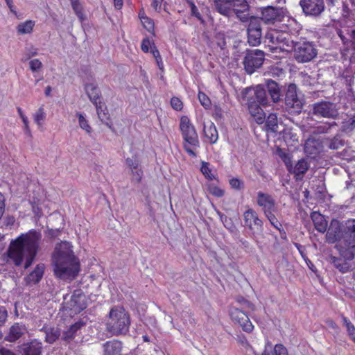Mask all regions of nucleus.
<instances>
[{
    "label": "nucleus",
    "mask_w": 355,
    "mask_h": 355,
    "mask_svg": "<svg viewBox=\"0 0 355 355\" xmlns=\"http://www.w3.org/2000/svg\"><path fill=\"white\" fill-rule=\"evenodd\" d=\"M41 238V234L36 231L21 234L10 242L7 250L8 257L17 266H21L25 259L24 268L27 269L35 259Z\"/></svg>",
    "instance_id": "obj_1"
},
{
    "label": "nucleus",
    "mask_w": 355,
    "mask_h": 355,
    "mask_svg": "<svg viewBox=\"0 0 355 355\" xmlns=\"http://www.w3.org/2000/svg\"><path fill=\"white\" fill-rule=\"evenodd\" d=\"M55 275L64 280L73 279L80 270V263L69 242H61L55 246L53 254Z\"/></svg>",
    "instance_id": "obj_2"
},
{
    "label": "nucleus",
    "mask_w": 355,
    "mask_h": 355,
    "mask_svg": "<svg viewBox=\"0 0 355 355\" xmlns=\"http://www.w3.org/2000/svg\"><path fill=\"white\" fill-rule=\"evenodd\" d=\"M130 318L129 313L121 306H114L110 311L105 322V330L112 336L126 335L129 331Z\"/></svg>",
    "instance_id": "obj_3"
},
{
    "label": "nucleus",
    "mask_w": 355,
    "mask_h": 355,
    "mask_svg": "<svg viewBox=\"0 0 355 355\" xmlns=\"http://www.w3.org/2000/svg\"><path fill=\"white\" fill-rule=\"evenodd\" d=\"M264 42L268 44L272 51L279 50L289 52L294 46L291 35L288 32L277 30L268 31L265 35Z\"/></svg>",
    "instance_id": "obj_4"
},
{
    "label": "nucleus",
    "mask_w": 355,
    "mask_h": 355,
    "mask_svg": "<svg viewBox=\"0 0 355 355\" xmlns=\"http://www.w3.org/2000/svg\"><path fill=\"white\" fill-rule=\"evenodd\" d=\"M180 129L184 139V148L192 157H196V150L199 146L198 134L189 119L184 116L180 119Z\"/></svg>",
    "instance_id": "obj_5"
},
{
    "label": "nucleus",
    "mask_w": 355,
    "mask_h": 355,
    "mask_svg": "<svg viewBox=\"0 0 355 355\" xmlns=\"http://www.w3.org/2000/svg\"><path fill=\"white\" fill-rule=\"evenodd\" d=\"M338 250L343 258L352 260L355 250V220L348 221L345 229L339 239Z\"/></svg>",
    "instance_id": "obj_6"
},
{
    "label": "nucleus",
    "mask_w": 355,
    "mask_h": 355,
    "mask_svg": "<svg viewBox=\"0 0 355 355\" xmlns=\"http://www.w3.org/2000/svg\"><path fill=\"white\" fill-rule=\"evenodd\" d=\"M304 101L298 96L297 86L290 84L287 88L284 98V110L294 115L300 114L303 109Z\"/></svg>",
    "instance_id": "obj_7"
},
{
    "label": "nucleus",
    "mask_w": 355,
    "mask_h": 355,
    "mask_svg": "<svg viewBox=\"0 0 355 355\" xmlns=\"http://www.w3.org/2000/svg\"><path fill=\"white\" fill-rule=\"evenodd\" d=\"M294 58L298 62H307L317 55L315 45L310 42L300 41L294 42Z\"/></svg>",
    "instance_id": "obj_8"
},
{
    "label": "nucleus",
    "mask_w": 355,
    "mask_h": 355,
    "mask_svg": "<svg viewBox=\"0 0 355 355\" xmlns=\"http://www.w3.org/2000/svg\"><path fill=\"white\" fill-rule=\"evenodd\" d=\"M264 52L259 49L248 50L243 60L244 68L248 74L259 69L264 61Z\"/></svg>",
    "instance_id": "obj_9"
},
{
    "label": "nucleus",
    "mask_w": 355,
    "mask_h": 355,
    "mask_svg": "<svg viewBox=\"0 0 355 355\" xmlns=\"http://www.w3.org/2000/svg\"><path fill=\"white\" fill-rule=\"evenodd\" d=\"M312 107L311 114L317 117L335 119L338 115L336 105L329 101H320Z\"/></svg>",
    "instance_id": "obj_10"
},
{
    "label": "nucleus",
    "mask_w": 355,
    "mask_h": 355,
    "mask_svg": "<svg viewBox=\"0 0 355 355\" xmlns=\"http://www.w3.org/2000/svg\"><path fill=\"white\" fill-rule=\"evenodd\" d=\"M248 21V42L252 46H258L262 37L261 19L257 17L251 16Z\"/></svg>",
    "instance_id": "obj_11"
},
{
    "label": "nucleus",
    "mask_w": 355,
    "mask_h": 355,
    "mask_svg": "<svg viewBox=\"0 0 355 355\" xmlns=\"http://www.w3.org/2000/svg\"><path fill=\"white\" fill-rule=\"evenodd\" d=\"M85 298L80 291H75L69 300H67V295L64 296V308L71 311L74 314L78 313L87 306Z\"/></svg>",
    "instance_id": "obj_12"
},
{
    "label": "nucleus",
    "mask_w": 355,
    "mask_h": 355,
    "mask_svg": "<svg viewBox=\"0 0 355 355\" xmlns=\"http://www.w3.org/2000/svg\"><path fill=\"white\" fill-rule=\"evenodd\" d=\"M230 315L234 324L241 327L244 331L247 333L252 331L254 326L244 311L236 307H232L230 310Z\"/></svg>",
    "instance_id": "obj_13"
},
{
    "label": "nucleus",
    "mask_w": 355,
    "mask_h": 355,
    "mask_svg": "<svg viewBox=\"0 0 355 355\" xmlns=\"http://www.w3.org/2000/svg\"><path fill=\"white\" fill-rule=\"evenodd\" d=\"M300 5L306 16L318 17L324 11V0H300Z\"/></svg>",
    "instance_id": "obj_14"
},
{
    "label": "nucleus",
    "mask_w": 355,
    "mask_h": 355,
    "mask_svg": "<svg viewBox=\"0 0 355 355\" xmlns=\"http://www.w3.org/2000/svg\"><path fill=\"white\" fill-rule=\"evenodd\" d=\"M245 226L248 227L254 236L263 233V223L258 217L257 212L249 209L243 214Z\"/></svg>",
    "instance_id": "obj_15"
},
{
    "label": "nucleus",
    "mask_w": 355,
    "mask_h": 355,
    "mask_svg": "<svg viewBox=\"0 0 355 355\" xmlns=\"http://www.w3.org/2000/svg\"><path fill=\"white\" fill-rule=\"evenodd\" d=\"M261 17H259L261 21L268 25H277L280 17L282 8L275 6H266L261 8Z\"/></svg>",
    "instance_id": "obj_16"
},
{
    "label": "nucleus",
    "mask_w": 355,
    "mask_h": 355,
    "mask_svg": "<svg viewBox=\"0 0 355 355\" xmlns=\"http://www.w3.org/2000/svg\"><path fill=\"white\" fill-rule=\"evenodd\" d=\"M232 14L242 22H247L250 16V6L247 0H232Z\"/></svg>",
    "instance_id": "obj_17"
},
{
    "label": "nucleus",
    "mask_w": 355,
    "mask_h": 355,
    "mask_svg": "<svg viewBox=\"0 0 355 355\" xmlns=\"http://www.w3.org/2000/svg\"><path fill=\"white\" fill-rule=\"evenodd\" d=\"M42 349V343L37 340H33L19 347V352L22 355H41Z\"/></svg>",
    "instance_id": "obj_18"
},
{
    "label": "nucleus",
    "mask_w": 355,
    "mask_h": 355,
    "mask_svg": "<svg viewBox=\"0 0 355 355\" xmlns=\"http://www.w3.org/2000/svg\"><path fill=\"white\" fill-rule=\"evenodd\" d=\"M326 240L329 243H334L340 239L341 227L338 220H332L327 228Z\"/></svg>",
    "instance_id": "obj_19"
},
{
    "label": "nucleus",
    "mask_w": 355,
    "mask_h": 355,
    "mask_svg": "<svg viewBox=\"0 0 355 355\" xmlns=\"http://www.w3.org/2000/svg\"><path fill=\"white\" fill-rule=\"evenodd\" d=\"M257 204L263 207L264 214L268 211H275V201L270 195L259 192L257 195Z\"/></svg>",
    "instance_id": "obj_20"
},
{
    "label": "nucleus",
    "mask_w": 355,
    "mask_h": 355,
    "mask_svg": "<svg viewBox=\"0 0 355 355\" xmlns=\"http://www.w3.org/2000/svg\"><path fill=\"white\" fill-rule=\"evenodd\" d=\"M266 87L272 103H277L282 100V92L279 84L271 80H266Z\"/></svg>",
    "instance_id": "obj_21"
},
{
    "label": "nucleus",
    "mask_w": 355,
    "mask_h": 355,
    "mask_svg": "<svg viewBox=\"0 0 355 355\" xmlns=\"http://www.w3.org/2000/svg\"><path fill=\"white\" fill-rule=\"evenodd\" d=\"M44 272V265L43 263L37 264L35 269L24 278L26 285H33L38 283L42 278Z\"/></svg>",
    "instance_id": "obj_22"
},
{
    "label": "nucleus",
    "mask_w": 355,
    "mask_h": 355,
    "mask_svg": "<svg viewBox=\"0 0 355 355\" xmlns=\"http://www.w3.org/2000/svg\"><path fill=\"white\" fill-rule=\"evenodd\" d=\"M215 9L220 15L230 17L232 15V0H213Z\"/></svg>",
    "instance_id": "obj_23"
},
{
    "label": "nucleus",
    "mask_w": 355,
    "mask_h": 355,
    "mask_svg": "<svg viewBox=\"0 0 355 355\" xmlns=\"http://www.w3.org/2000/svg\"><path fill=\"white\" fill-rule=\"evenodd\" d=\"M248 110L251 116H253L258 124H262L266 119V114L259 105L254 101L248 103Z\"/></svg>",
    "instance_id": "obj_24"
},
{
    "label": "nucleus",
    "mask_w": 355,
    "mask_h": 355,
    "mask_svg": "<svg viewBox=\"0 0 355 355\" xmlns=\"http://www.w3.org/2000/svg\"><path fill=\"white\" fill-rule=\"evenodd\" d=\"M103 348L104 355H121L122 343L117 340L107 341Z\"/></svg>",
    "instance_id": "obj_25"
},
{
    "label": "nucleus",
    "mask_w": 355,
    "mask_h": 355,
    "mask_svg": "<svg viewBox=\"0 0 355 355\" xmlns=\"http://www.w3.org/2000/svg\"><path fill=\"white\" fill-rule=\"evenodd\" d=\"M254 94L257 100L256 103L263 107L270 105V101L268 98L266 90L263 86L261 85H257L254 89Z\"/></svg>",
    "instance_id": "obj_26"
},
{
    "label": "nucleus",
    "mask_w": 355,
    "mask_h": 355,
    "mask_svg": "<svg viewBox=\"0 0 355 355\" xmlns=\"http://www.w3.org/2000/svg\"><path fill=\"white\" fill-rule=\"evenodd\" d=\"M25 331L24 325L15 323L10 328L9 333L6 336L5 340L8 342H15L24 334Z\"/></svg>",
    "instance_id": "obj_27"
},
{
    "label": "nucleus",
    "mask_w": 355,
    "mask_h": 355,
    "mask_svg": "<svg viewBox=\"0 0 355 355\" xmlns=\"http://www.w3.org/2000/svg\"><path fill=\"white\" fill-rule=\"evenodd\" d=\"M295 24L296 20L287 15L286 11L283 10L277 22V24H279L280 31L288 32Z\"/></svg>",
    "instance_id": "obj_28"
},
{
    "label": "nucleus",
    "mask_w": 355,
    "mask_h": 355,
    "mask_svg": "<svg viewBox=\"0 0 355 355\" xmlns=\"http://www.w3.org/2000/svg\"><path fill=\"white\" fill-rule=\"evenodd\" d=\"M41 331L45 334V341L50 344L55 342L60 336V330L56 327L44 326Z\"/></svg>",
    "instance_id": "obj_29"
},
{
    "label": "nucleus",
    "mask_w": 355,
    "mask_h": 355,
    "mask_svg": "<svg viewBox=\"0 0 355 355\" xmlns=\"http://www.w3.org/2000/svg\"><path fill=\"white\" fill-rule=\"evenodd\" d=\"M311 218L313 222L315 228L320 232L324 233L327 228V221L324 217L318 212L314 211L311 214Z\"/></svg>",
    "instance_id": "obj_30"
},
{
    "label": "nucleus",
    "mask_w": 355,
    "mask_h": 355,
    "mask_svg": "<svg viewBox=\"0 0 355 355\" xmlns=\"http://www.w3.org/2000/svg\"><path fill=\"white\" fill-rule=\"evenodd\" d=\"M344 258H338L334 256L329 257V261L334 266L342 273H346L350 270V263Z\"/></svg>",
    "instance_id": "obj_31"
},
{
    "label": "nucleus",
    "mask_w": 355,
    "mask_h": 355,
    "mask_svg": "<svg viewBox=\"0 0 355 355\" xmlns=\"http://www.w3.org/2000/svg\"><path fill=\"white\" fill-rule=\"evenodd\" d=\"M321 148V143L314 138H309L304 144V150L307 154L316 155Z\"/></svg>",
    "instance_id": "obj_32"
},
{
    "label": "nucleus",
    "mask_w": 355,
    "mask_h": 355,
    "mask_svg": "<svg viewBox=\"0 0 355 355\" xmlns=\"http://www.w3.org/2000/svg\"><path fill=\"white\" fill-rule=\"evenodd\" d=\"M84 325L85 323L83 322H78L70 326V327L63 333L62 337V340L67 343L71 341L74 338L76 332Z\"/></svg>",
    "instance_id": "obj_33"
},
{
    "label": "nucleus",
    "mask_w": 355,
    "mask_h": 355,
    "mask_svg": "<svg viewBox=\"0 0 355 355\" xmlns=\"http://www.w3.org/2000/svg\"><path fill=\"white\" fill-rule=\"evenodd\" d=\"M85 89L90 101L96 105L98 103L97 100L100 97V91L96 85L93 83L87 84Z\"/></svg>",
    "instance_id": "obj_34"
},
{
    "label": "nucleus",
    "mask_w": 355,
    "mask_h": 355,
    "mask_svg": "<svg viewBox=\"0 0 355 355\" xmlns=\"http://www.w3.org/2000/svg\"><path fill=\"white\" fill-rule=\"evenodd\" d=\"M204 133L207 138L209 139L210 143L214 144L218 139V132L213 123L208 126L204 127Z\"/></svg>",
    "instance_id": "obj_35"
},
{
    "label": "nucleus",
    "mask_w": 355,
    "mask_h": 355,
    "mask_svg": "<svg viewBox=\"0 0 355 355\" xmlns=\"http://www.w3.org/2000/svg\"><path fill=\"white\" fill-rule=\"evenodd\" d=\"M266 126L268 130L272 132H277L278 128L277 116L275 113L268 115L266 120Z\"/></svg>",
    "instance_id": "obj_36"
},
{
    "label": "nucleus",
    "mask_w": 355,
    "mask_h": 355,
    "mask_svg": "<svg viewBox=\"0 0 355 355\" xmlns=\"http://www.w3.org/2000/svg\"><path fill=\"white\" fill-rule=\"evenodd\" d=\"M309 166L307 162L302 159L299 160L293 168V173L296 176H302L307 171Z\"/></svg>",
    "instance_id": "obj_37"
},
{
    "label": "nucleus",
    "mask_w": 355,
    "mask_h": 355,
    "mask_svg": "<svg viewBox=\"0 0 355 355\" xmlns=\"http://www.w3.org/2000/svg\"><path fill=\"white\" fill-rule=\"evenodd\" d=\"M34 26V22L32 21H26L24 23L19 24L17 26V30L19 34H27L32 32Z\"/></svg>",
    "instance_id": "obj_38"
},
{
    "label": "nucleus",
    "mask_w": 355,
    "mask_h": 355,
    "mask_svg": "<svg viewBox=\"0 0 355 355\" xmlns=\"http://www.w3.org/2000/svg\"><path fill=\"white\" fill-rule=\"evenodd\" d=\"M345 142L340 137L336 136L329 141L328 147L332 150H338L344 146Z\"/></svg>",
    "instance_id": "obj_39"
},
{
    "label": "nucleus",
    "mask_w": 355,
    "mask_h": 355,
    "mask_svg": "<svg viewBox=\"0 0 355 355\" xmlns=\"http://www.w3.org/2000/svg\"><path fill=\"white\" fill-rule=\"evenodd\" d=\"M337 34L339 36V37L341 39L343 44L346 46L344 50H343V52L342 53L343 54V57H346L347 55V51H349V38H347L344 33L343 31L342 30H338L337 31Z\"/></svg>",
    "instance_id": "obj_40"
},
{
    "label": "nucleus",
    "mask_w": 355,
    "mask_h": 355,
    "mask_svg": "<svg viewBox=\"0 0 355 355\" xmlns=\"http://www.w3.org/2000/svg\"><path fill=\"white\" fill-rule=\"evenodd\" d=\"M77 116L78 117V122L80 127L85 130L87 132L89 133L92 132V128L88 124L87 121L85 119V118L83 116L82 114L78 112L76 114Z\"/></svg>",
    "instance_id": "obj_41"
},
{
    "label": "nucleus",
    "mask_w": 355,
    "mask_h": 355,
    "mask_svg": "<svg viewBox=\"0 0 355 355\" xmlns=\"http://www.w3.org/2000/svg\"><path fill=\"white\" fill-rule=\"evenodd\" d=\"M200 171L202 173L210 180L215 179L214 175L211 173V171L209 167V164L205 162H202Z\"/></svg>",
    "instance_id": "obj_42"
},
{
    "label": "nucleus",
    "mask_w": 355,
    "mask_h": 355,
    "mask_svg": "<svg viewBox=\"0 0 355 355\" xmlns=\"http://www.w3.org/2000/svg\"><path fill=\"white\" fill-rule=\"evenodd\" d=\"M96 105V112L99 119L104 123L107 124V120L109 119V114L105 112V110L102 108L101 105Z\"/></svg>",
    "instance_id": "obj_43"
},
{
    "label": "nucleus",
    "mask_w": 355,
    "mask_h": 355,
    "mask_svg": "<svg viewBox=\"0 0 355 355\" xmlns=\"http://www.w3.org/2000/svg\"><path fill=\"white\" fill-rule=\"evenodd\" d=\"M208 191L211 194L218 198L222 197L224 195V191L214 184H208Z\"/></svg>",
    "instance_id": "obj_44"
},
{
    "label": "nucleus",
    "mask_w": 355,
    "mask_h": 355,
    "mask_svg": "<svg viewBox=\"0 0 355 355\" xmlns=\"http://www.w3.org/2000/svg\"><path fill=\"white\" fill-rule=\"evenodd\" d=\"M45 119V112L43 106L40 107L34 115V121L39 125H42L41 121Z\"/></svg>",
    "instance_id": "obj_45"
},
{
    "label": "nucleus",
    "mask_w": 355,
    "mask_h": 355,
    "mask_svg": "<svg viewBox=\"0 0 355 355\" xmlns=\"http://www.w3.org/2000/svg\"><path fill=\"white\" fill-rule=\"evenodd\" d=\"M273 211H268L265 214L266 216L271 223V225L277 230H280L282 225L279 223L276 216L273 214Z\"/></svg>",
    "instance_id": "obj_46"
},
{
    "label": "nucleus",
    "mask_w": 355,
    "mask_h": 355,
    "mask_svg": "<svg viewBox=\"0 0 355 355\" xmlns=\"http://www.w3.org/2000/svg\"><path fill=\"white\" fill-rule=\"evenodd\" d=\"M198 99L201 105L206 109L209 108L211 105V101L208 96L203 92H199Z\"/></svg>",
    "instance_id": "obj_47"
},
{
    "label": "nucleus",
    "mask_w": 355,
    "mask_h": 355,
    "mask_svg": "<svg viewBox=\"0 0 355 355\" xmlns=\"http://www.w3.org/2000/svg\"><path fill=\"white\" fill-rule=\"evenodd\" d=\"M189 6L191 7V15L193 16L196 17L202 24H205V21L202 19L200 13L198 12V10L197 7L191 1H189Z\"/></svg>",
    "instance_id": "obj_48"
},
{
    "label": "nucleus",
    "mask_w": 355,
    "mask_h": 355,
    "mask_svg": "<svg viewBox=\"0 0 355 355\" xmlns=\"http://www.w3.org/2000/svg\"><path fill=\"white\" fill-rule=\"evenodd\" d=\"M229 183L234 189L241 190L243 188V182L238 178L230 179Z\"/></svg>",
    "instance_id": "obj_49"
},
{
    "label": "nucleus",
    "mask_w": 355,
    "mask_h": 355,
    "mask_svg": "<svg viewBox=\"0 0 355 355\" xmlns=\"http://www.w3.org/2000/svg\"><path fill=\"white\" fill-rule=\"evenodd\" d=\"M347 34L349 36V46H350L352 51H353L352 55H355V30H346Z\"/></svg>",
    "instance_id": "obj_50"
},
{
    "label": "nucleus",
    "mask_w": 355,
    "mask_h": 355,
    "mask_svg": "<svg viewBox=\"0 0 355 355\" xmlns=\"http://www.w3.org/2000/svg\"><path fill=\"white\" fill-rule=\"evenodd\" d=\"M141 21L144 28L149 32L153 30L154 24L153 21L147 17H141Z\"/></svg>",
    "instance_id": "obj_51"
},
{
    "label": "nucleus",
    "mask_w": 355,
    "mask_h": 355,
    "mask_svg": "<svg viewBox=\"0 0 355 355\" xmlns=\"http://www.w3.org/2000/svg\"><path fill=\"white\" fill-rule=\"evenodd\" d=\"M30 69L32 71H37L42 67V63L38 59H34L29 62Z\"/></svg>",
    "instance_id": "obj_52"
},
{
    "label": "nucleus",
    "mask_w": 355,
    "mask_h": 355,
    "mask_svg": "<svg viewBox=\"0 0 355 355\" xmlns=\"http://www.w3.org/2000/svg\"><path fill=\"white\" fill-rule=\"evenodd\" d=\"M334 124H324V125H320V126H318L316 127L314 130L313 131V133L314 134H323V133H325L328 131V130L330 129V128L331 127V125H333Z\"/></svg>",
    "instance_id": "obj_53"
},
{
    "label": "nucleus",
    "mask_w": 355,
    "mask_h": 355,
    "mask_svg": "<svg viewBox=\"0 0 355 355\" xmlns=\"http://www.w3.org/2000/svg\"><path fill=\"white\" fill-rule=\"evenodd\" d=\"M171 105L176 110H181L183 107L182 102L177 97H173L171 99Z\"/></svg>",
    "instance_id": "obj_54"
},
{
    "label": "nucleus",
    "mask_w": 355,
    "mask_h": 355,
    "mask_svg": "<svg viewBox=\"0 0 355 355\" xmlns=\"http://www.w3.org/2000/svg\"><path fill=\"white\" fill-rule=\"evenodd\" d=\"M274 352L275 355H288L286 348L282 345H276Z\"/></svg>",
    "instance_id": "obj_55"
},
{
    "label": "nucleus",
    "mask_w": 355,
    "mask_h": 355,
    "mask_svg": "<svg viewBox=\"0 0 355 355\" xmlns=\"http://www.w3.org/2000/svg\"><path fill=\"white\" fill-rule=\"evenodd\" d=\"M8 318V311L6 307L0 306V326H2L6 322Z\"/></svg>",
    "instance_id": "obj_56"
},
{
    "label": "nucleus",
    "mask_w": 355,
    "mask_h": 355,
    "mask_svg": "<svg viewBox=\"0 0 355 355\" xmlns=\"http://www.w3.org/2000/svg\"><path fill=\"white\" fill-rule=\"evenodd\" d=\"M72 6V8L74 10V12H76V14L77 15V16L81 19V20H83V12H82V6L79 3V2H77L76 3H73V4H71Z\"/></svg>",
    "instance_id": "obj_57"
},
{
    "label": "nucleus",
    "mask_w": 355,
    "mask_h": 355,
    "mask_svg": "<svg viewBox=\"0 0 355 355\" xmlns=\"http://www.w3.org/2000/svg\"><path fill=\"white\" fill-rule=\"evenodd\" d=\"M125 162L127 165L131 168L132 172H133V169L138 168V162L135 158H127Z\"/></svg>",
    "instance_id": "obj_58"
},
{
    "label": "nucleus",
    "mask_w": 355,
    "mask_h": 355,
    "mask_svg": "<svg viewBox=\"0 0 355 355\" xmlns=\"http://www.w3.org/2000/svg\"><path fill=\"white\" fill-rule=\"evenodd\" d=\"M150 47H151V42L150 40L147 37L144 38L141 42V50L145 53H148L149 51Z\"/></svg>",
    "instance_id": "obj_59"
},
{
    "label": "nucleus",
    "mask_w": 355,
    "mask_h": 355,
    "mask_svg": "<svg viewBox=\"0 0 355 355\" xmlns=\"http://www.w3.org/2000/svg\"><path fill=\"white\" fill-rule=\"evenodd\" d=\"M347 329L349 336H350L352 340H353L355 342V327H354V326L351 322H347Z\"/></svg>",
    "instance_id": "obj_60"
},
{
    "label": "nucleus",
    "mask_w": 355,
    "mask_h": 355,
    "mask_svg": "<svg viewBox=\"0 0 355 355\" xmlns=\"http://www.w3.org/2000/svg\"><path fill=\"white\" fill-rule=\"evenodd\" d=\"M132 173L133 176H135L136 181L139 182L141 179L142 171L137 168V169H133V172H132Z\"/></svg>",
    "instance_id": "obj_61"
},
{
    "label": "nucleus",
    "mask_w": 355,
    "mask_h": 355,
    "mask_svg": "<svg viewBox=\"0 0 355 355\" xmlns=\"http://www.w3.org/2000/svg\"><path fill=\"white\" fill-rule=\"evenodd\" d=\"M15 222V219L12 216H7L5 218V225H12Z\"/></svg>",
    "instance_id": "obj_62"
},
{
    "label": "nucleus",
    "mask_w": 355,
    "mask_h": 355,
    "mask_svg": "<svg viewBox=\"0 0 355 355\" xmlns=\"http://www.w3.org/2000/svg\"><path fill=\"white\" fill-rule=\"evenodd\" d=\"M22 121L24 124L25 130L27 134L31 133V130L28 125V118L26 116H22L21 117Z\"/></svg>",
    "instance_id": "obj_63"
},
{
    "label": "nucleus",
    "mask_w": 355,
    "mask_h": 355,
    "mask_svg": "<svg viewBox=\"0 0 355 355\" xmlns=\"http://www.w3.org/2000/svg\"><path fill=\"white\" fill-rule=\"evenodd\" d=\"M0 355H16L14 352L4 347L0 348Z\"/></svg>",
    "instance_id": "obj_64"
}]
</instances>
